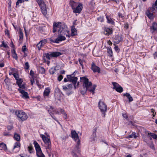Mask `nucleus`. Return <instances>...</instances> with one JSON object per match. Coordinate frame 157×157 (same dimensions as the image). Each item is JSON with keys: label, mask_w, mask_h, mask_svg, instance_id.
Listing matches in <instances>:
<instances>
[{"label": "nucleus", "mask_w": 157, "mask_h": 157, "mask_svg": "<svg viewBox=\"0 0 157 157\" xmlns=\"http://www.w3.org/2000/svg\"><path fill=\"white\" fill-rule=\"evenodd\" d=\"M81 81H82L83 84L82 87L88 90L92 93L93 94L94 93V91L96 87V85H94L92 86V83L89 81V79L85 77H80Z\"/></svg>", "instance_id": "obj_1"}, {"label": "nucleus", "mask_w": 157, "mask_h": 157, "mask_svg": "<svg viewBox=\"0 0 157 157\" xmlns=\"http://www.w3.org/2000/svg\"><path fill=\"white\" fill-rule=\"evenodd\" d=\"M40 137L44 143V147L46 150V152L49 157H50L51 155V143L50 138L46 137L43 134L40 135Z\"/></svg>", "instance_id": "obj_2"}, {"label": "nucleus", "mask_w": 157, "mask_h": 157, "mask_svg": "<svg viewBox=\"0 0 157 157\" xmlns=\"http://www.w3.org/2000/svg\"><path fill=\"white\" fill-rule=\"evenodd\" d=\"M157 5V0L155 1V3L153 5L152 7L148 8L145 12L146 15L151 20L153 19L154 18L153 12H154L156 10L155 7Z\"/></svg>", "instance_id": "obj_3"}, {"label": "nucleus", "mask_w": 157, "mask_h": 157, "mask_svg": "<svg viewBox=\"0 0 157 157\" xmlns=\"http://www.w3.org/2000/svg\"><path fill=\"white\" fill-rule=\"evenodd\" d=\"M15 114L18 118V120L19 121H24L27 120L28 118L26 113L22 111L16 110L15 112Z\"/></svg>", "instance_id": "obj_4"}, {"label": "nucleus", "mask_w": 157, "mask_h": 157, "mask_svg": "<svg viewBox=\"0 0 157 157\" xmlns=\"http://www.w3.org/2000/svg\"><path fill=\"white\" fill-rule=\"evenodd\" d=\"M38 5L40 8L42 13L44 16L47 13L46 5L43 0H36Z\"/></svg>", "instance_id": "obj_5"}, {"label": "nucleus", "mask_w": 157, "mask_h": 157, "mask_svg": "<svg viewBox=\"0 0 157 157\" xmlns=\"http://www.w3.org/2000/svg\"><path fill=\"white\" fill-rule=\"evenodd\" d=\"M80 140H79L76 143V144L71 152L73 157H78L76 154H80Z\"/></svg>", "instance_id": "obj_6"}, {"label": "nucleus", "mask_w": 157, "mask_h": 157, "mask_svg": "<svg viewBox=\"0 0 157 157\" xmlns=\"http://www.w3.org/2000/svg\"><path fill=\"white\" fill-rule=\"evenodd\" d=\"M62 53L59 52H50L49 53H44L45 57L48 60L51 59V57H57L61 55Z\"/></svg>", "instance_id": "obj_7"}, {"label": "nucleus", "mask_w": 157, "mask_h": 157, "mask_svg": "<svg viewBox=\"0 0 157 157\" xmlns=\"http://www.w3.org/2000/svg\"><path fill=\"white\" fill-rule=\"evenodd\" d=\"M98 107L101 111L103 113L104 117H105L107 109L106 105L103 101L100 100L98 102Z\"/></svg>", "instance_id": "obj_8"}, {"label": "nucleus", "mask_w": 157, "mask_h": 157, "mask_svg": "<svg viewBox=\"0 0 157 157\" xmlns=\"http://www.w3.org/2000/svg\"><path fill=\"white\" fill-rule=\"evenodd\" d=\"M61 25L59 29H58V32L60 33L64 34L69 33V31L67 30V27L65 24L63 22H62Z\"/></svg>", "instance_id": "obj_9"}, {"label": "nucleus", "mask_w": 157, "mask_h": 157, "mask_svg": "<svg viewBox=\"0 0 157 157\" xmlns=\"http://www.w3.org/2000/svg\"><path fill=\"white\" fill-rule=\"evenodd\" d=\"M46 109L47 110L50 115H54L55 113L59 114V111L53 107L52 106L48 105L46 107Z\"/></svg>", "instance_id": "obj_10"}, {"label": "nucleus", "mask_w": 157, "mask_h": 157, "mask_svg": "<svg viewBox=\"0 0 157 157\" xmlns=\"http://www.w3.org/2000/svg\"><path fill=\"white\" fill-rule=\"evenodd\" d=\"M67 79H68V82H72L74 85L75 89L76 88V84L78 79V78L74 77V76H72L71 75H67Z\"/></svg>", "instance_id": "obj_11"}, {"label": "nucleus", "mask_w": 157, "mask_h": 157, "mask_svg": "<svg viewBox=\"0 0 157 157\" xmlns=\"http://www.w3.org/2000/svg\"><path fill=\"white\" fill-rule=\"evenodd\" d=\"M18 90L19 92L21 94V97L22 98L25 99L29 98V94L27 92L20 88H18Z\"/></svg>", "instance_id": "obj_12"}, {"label": "nucleus", "mask_w": 157, "mask_h": 157, "mask_svg": "<svg viewBox=\"0 0 157 157\" xmlns=\"http://www.w3.org/2000/svg\"><path fill=\"white\" fill-rule=\"evenodd\" d=\"M82 4L81 3H79L78 6L73 10V12L74 13H80L82 10Z\"/></svg>", "instance_id": "obj_13"}, {"label": "nucleus", "mask_w": 157, "mask_h": 157, "mask_svg": "<svg viewBox=\"0 0 157 157\" xmlns=\"http://www.w3.org/2000/svg\"><path fill=\"white\" fill-rule=\"evenodd\" d=\"M61 22H54L53 23V32L54 33L56 32L58 29H58H59L60 27V25H61Z\"/></svg>", "instance_id": "obj_14"}, {"label": "nucleus", "mask_w": 157, "mask_h": 157, "mask_svg": "<svg viewBox=\"0 0 157 157\" xmlns=\"http://www.w3.org/2000/svg\"><path fill=\"white\" fill-rule=\"evenodd\" d=\"M91 69L94 72H98L100 73V68L98 67L96 65L94 62H93L91 66Z\"/></svg>", "instance_id": "obj_15"}, {"label": "nucleus", "mask_w": 157, "mask_h": 157, "mask_svg": "<svg viewBox=\"0 0 157 157\" xmlns=\"http://www.w3.org/2000/svg\"><path fill=\"white\" fill-rule=\"evenodd\" d=\"M71 137L75 142L80 140L78 135L75 130H72L71 132Z\"/></svg>", "instance_id": "obj_16"}, {"label": "nucleus", "mask_w": 157, "mask_h": 157, "mask_svg": "<svg viewBox=\"0 0 157 157\" xmlns=\"http://www.w3.org/2000/svg\"><path fill=\"white\" fill-rule=\"evenodd\" d=\"M20 144L19 142H16L14 145V146L13 149V152H17L20 149Z\"/></svg>", "instance_id": "obj_17"}, {"label": "nucleus", "mask_w": 157, "mask_h": 157, "mask_svg": "<svg viewBox=\"0 0 157 157\" xmlns=\"http://www.w3.org/2000/svg\"><path fill=\"white\" fill-rule=\"evenodd\" d=\"M121 37L118 35L115 36L113 38L114 42L116 44H119L122 40Z\"/></svg>", "instance_id": "obj_18"}, {"label": "nucleus", "mask_w": 157, "mask_h": 157, "mask_svg": "<svg viewBox=\"0 0 157 157\" xmlns=\"http://www.w3.org/2000/svg\"><path fill=\"white\" fill-rule=\"evenodd\" d=\"M74 24V23H73ZM77 30L75 28V26L74 25L71 27V36H72L77 35Z\"/></svg>", "instance_id": "obj_19"}, {"label": "nucleus", "mask_w": 157, "mask_h": 157, "mask_svg": "<svg viewBox=\"0 0 157 157\" xmlns=\"http://www.w3.org/2000/svg\"><path fill=\"white\" fill-rule=\"evenodd\" d=\"M113 33V30L112 29L108 28H105L104 30V34L105 35L109 36L111 34Z\"/></svg>", "instance_id": "obj_20"}, {"label": "nucleus", "mask_w": 157, "mask_h": 157, "mask_svg": "<svg viewBox=\"0 0 157 157\" xmlns=\"http://www.w3.org/2000/svg\"><path fill=\"white\" fill-rule=\"evenodd\" d=\"M96 131L97 128H94L93 130V134L90 137L91 140L92 141H94L97 139L96 136Z\"/></svg>", "instance_id": "obj_21"}, {"label": "nucleus", "mask_w": 157, "mask_h": 157, "mask_svg": "<svg viewBox=\"0 0 157 157\" xmlns=\"http://www.w3.org/2000/svg\"><path fill=\"white\" fill-rule=\"evenodd\" d=\"M105 16L107 20V23L112 25H114L115 24V22L113 20L110 16L105 15Z\"/></svg>", "instance_id": "obj_22"}, {"label": "nucleus", "mask_w": 157, "mask_h": 157, "mask_svg": "<svg viewBox=\"0 0 157 157\" xmlns=\"http://www.w3.org/2000/svg\"><path fill=\"white\" fill-rule=\"evenodd\" d=\"M63 89L65 91H67V90H71L72 87L73 86L71 84H68L67 85H63L62 86Z\"/></svg>", "instance_id": "obj_23"}, {"label": "nucleus", "mask_w": 157, "mask_h": 157, "mask_svg": "<svg viewBox=\"0 0 157 157\" xmlns=\"http://www.w3.org/2000/svg\"><path fill=\"white\" fill-rule=\"evenodd\" d=\"M79 4L78 3L75 2L73 1H70V5L73 10Z\"/></svg>", "instance_id": "obj_24"}, {"label": "nucleus", "mask_w": 157, "mask_h": 157, "mask_svg": "<svg viewBox=\"0 0 157 157\" xmlns=\"http://www.w3.org/2000/svg\"><path fill=\"white\" fill-rule=\"evenodd\" d=\"M151 30L152 33L157 30V24L156 23L154 22L153 23L152 26L151 27Z\"/></svg>", "instance_id": "obj_25"}, {"label": "nucleus", "mask_w": 157, "mask_h": 157, "mask_svg": "<svg viewBox=\"0 0 157 157\" xmlns=\"http://www.w3.org/2000/svg\"><path fill=\"white\" fill-rule=\"evenodd\" d=\"M56 39L57 42V43H59V42L65 40L66 39V38L63 36L60 35L58 36Z\"/></svg>", "instance_id": "obj_26"}, {"label": "nucleus", "mask_w": 157, "mask_h": 157, "mask_svg": "<svg viewBox=\"0 0 157 157\" xmlns=\"http://www.w3.org/2000/svg\"><path fill=\"white\" fill-rule=\"evenodd\" d=\"M33 144L35 148L36 151L41 150L40 146L36 141H34Z\"/></svg>", "instance_id": "obj_27"}, {"label": "nucleus", "mask_w": 157, "mask_h": 157, "mask_svg": "<svg viewBox=\"0 0 157 157\" xmlns=\"http://www.w3.org/2000/svg\"><path fill=\"white\" fill-rule=\"evenodd\" d=\"M107 52L109 56L111 57L113 56V52L111 47H108L107 48Z\"/></svg>", "instance_id": "obj_28"}, {"label": "nucleus", "mask_w": 157, "mask_h": 157, "mask_svg": "<svg viewBox=\"0 0 157 157\" xmlns=\"http://www.w3.org/2000/svg\"><path fill=\"white\" fill-rule=\"evenodd\" d=\"M50 92V89L49 88H46L43 93L44 95L45 96H48Z\"/></svg>", "instance_id": "obj_29"}, {"label": "nucleus", "mask_w": 157, "mask_h": 157, "mask_svg": "<svg viewBox=\"0 0 157 157\" xmlns=\"http://www.w3.org/2000/svg\"><path fill=\"white\" fill-rule=\"evenodd\" d=\"M13 138L14 140L17 141H20L21 140V137L20 135L17 133H15L14 134Z\"/></svg>", "instance_id": "obj_30"}, {"label": "nucleus", "mask_w": 157, "mask_h": 157, "mask_svg": "<svg viewBox=\"0 0 157 157\" xmlns=\"http://www.w3.org/2000/svg\"><path fill=\"white\" fill-rule=\"evenodd\" d=\"M36 154L37 157H45L41 150L36 151Z\"/></svg>", "instance_id": "obj_31"}, {"label": "nucleus", "mask_w": 157, "mask_h": 157, "mask_svg": "<svg viewBox=\"0 0 157 157\" xmlns=\"http://www.w3.org/2000/svg\"><path fill=\"white\" fill-rule=\"evenodd\" d=\"M6 145L5 144L3 143H0V150H6Z\"/></svg>", "instance_id": "obj_32"}, {"label": "nucleus", "mask_w": 157, "mask_h": 157, "mask_svg": "<svg viewBox=\"0 0 157 157\" xmlns=\"http://www.w3.org/2000/svg\"><path fill=\"white\" fill-rule=\"evenodd\" d=\"M124 95L126 96L127 97V98L128 99V101L129 102H131L133 101V99L132 97L131 96L129 93H126L124 94Z\"/></svg>", "instance_id": "obj_33"}, {"label": "nucleus", "mask_w": 157, "mask_h": 157, "mask_svg": "<svg viewBox=\"0 0 157 157\" xmlns=\"http://www.w3.org/2000/svg\"><path fill=\"white\" fill-rule=\"evenodd\" d=\"M3 135L4 136H12L11 134V132L9 131H7L5 130V131L3 132Z\"/></svg>", "instance_id": "obj_34"}, {"label": "nucleus", "mask_w": 157, "mask_h": 157, "mask_svg": "<svg viewBox=\"0 0 157 157\" xmlns=\"http://www.w3.org/2000/svg\"><path fill=\"white\" fill-rule=\"evenodd\" d=\"M112 84L113 86V89L116 90L117 88H118V86H120V85L118 83L115 82H112Z\"/></svg>", "instance_id": "obj_35"}, {"label": "nucleus", "mask_w": 157, "mask_h": 157, "mask_svg": "<svg viewBox=\"0 0 157 157\" xmlns=\"http://www.w3.org/2000/svg\"><path fill=\"white\" fill-rule=\"evenodd\" d=\"M137 137V136L136 135V133L135 132H133L131 134L129 135L128 136V138H131L134 137V138H136Z\"/></svg>", "instance_id": "obj_36"}, {"label": "nucleus", "mask_w": 157, "mask_h": 157, "mask_svg": "<svg viewBox=\"0 0 157 157\" xmlns=\"http://www.w3.org/2000/svg\"><path fill=\"white\" fill-rule=\"evenodd\" d=\"M50 43H57V41L56 39H54L53 37H51L49 39Z\"/></svg>", "instance_id": "obj_37"}, {"label": "nucleus", "mask_w": 157, "mask_h": 157, "mask_svg": "<svg viewBox=\"0 0 157 157\" xmlns=\"http://www.w3.org/2000/svg\"><path fill=\"white\" fill-rule=\"evenodd\" d=\"M19 40H21L23 39V34L21 30H20L19 32Z\"/></svg>", "instance_id": "obj_38"}, {"label": "nucleus", "mask_w": 157, "mask_h": 157, "mask_svg": "<svg viewBox=\"0 0 157 157\" xmlns=\"http://www.w3.org/2000/svg\"><path fill=\"white\" fill-rule=\"evenodd\" d=\"M118 16L119 18H121L122 20H123L124 18V15L122 13L121 11H120L118 12Z\"/></svg>", "instance_id": "obj_39"}, {"label": "nucleus", "mask_w": 157, "mask_h": 157, "mask_svg": "<svg viewBox=\"0 0 157 157\" xmlns=\"http://www.w3.org/2000/svg\"><path fill=\"white\" fill-rule=\"evenodd\" d=\"M24 69L26 70H28L29 68V65L28 62H26L25 63V65L24 66Z\"/></svg>", "instance_id": "obj_40"}, {"label": "nucleus", "mask_w": 157, "mask_h": 157, "mask_svg": "<svg viewBox=\"0 0 157 157\" xmlns=\"http://www.w3.org/2000/svg\"><path fill=\"white\" fill-rule=\"evenodd\" d=\"M28 150L29 151V152L30 153H33V148L32 146L31 145H30L28 147Z\"/></svg>", "instance_id": "obj_41"}, {"label": "nucleus", "mask_w": 157, "mask_h": 157, "mask_svg": "<svg viewBox=\"0 0 157 157\" xmlns=\"http://www.w3.org/2000/svg\"><path fill=\"white\" fill-rule=\"evenodd\" d=\"M153 139L157 140V134H156L153 133H150L148 134Z\"/></svg>", "instance_id": "obj_42"}, {"label": "nucleus", "mask_w": 157, "mask_h": 157, "mask_svg": "<svg viewBox=\"0 0 157 157\" xmlns=\"http://www.w3.org/2000/svg\"><path fill=\"white\" fill-rule=\"evenodd\" d=\"M43 46L42 44L39 42L36 45V47L38 49V50H40L41 48Z\"/></svg>", "instance_id": "obj_43"}, {"label": "nucleus", "mask_w": 157, "mask_h": 157, "mask_svg": "<svg viewBox=\"0 0 157 157\" xmlns=\"http://www.w3.org/2000/svg\"><path fill=\"white\" fill-rule=\"evenodd\" d=\"M116 91L119 93H121L123 91V88L120 85L118 88H116V89L115 90Z\"/></svg>", "instance_id": "obj_44"}, {"label": "nucleus", "mask_w": 157, "mask_h": 157, "mask_svg": "<svg viewBox=\"0 0 157 157\" xmlns=\"http://www.w3.org/2000/svg\"><path fill=\"white\" fill-rule=\"evenodd\" d=\"M16 81V83L18 86L20 85V84H22L23 82V80L21 78H19V79H17Z\"/></svg>", "instance_id": "obj_45"}, {"label": "nucleus", "mask_w": 157, "mask_h": 157, "mask_svg": "<svg viewBox=\"0 0 157 157\" xmlns=\"http://www.w3.org/2000/svg\"><path fill=\"white\" fill-rule=\"evenodd\" d=\"M7 128L8 131H10L13 128V125L11 124L10 125H8L6 127Z\"/></svg>", "instance_id": "obj_46"}, {"label": "nucleus", "mask_w": 157, "mask_h": 157, "mask_svg": "<svg viewBox=\"0 0 157 157\" xmlns=\"http://www.w3.org/2000/svg\"><path fill=\"white\" fill-rule=\"evenodd\" d=\"M8 47L7 44H5L4 41H2V44L0 45V48L1 47H3L4 48H6Z\"/></svg>", "instance_id": "obj_47"}, {"label": "nucleus", "mask_w": 157, "mask_h": 157, "mask_svg": "<svg viewBox=\"0 0 157 157\" xmlns=\"http://www.w3.org/2000/svg\"><path fill=\"white\" fill-rule=\"evenodd\" d=\"M24 0H18L16 3V5L17 6H19L20 5H19V4L22 3V2H24Z\"/></svg>", "instance_id": "obj_48"}, {"label": "nucleus", "mask_w": 157, "mask_h": 157, "mask_svg": "<svg viewBox=\"0 0 157 157\" xmlns=\"http://www.w3.org/2000/svg\"><path fill=\"white\" fill-rule=\"evenodd\" d=\"M13 75L16 80L19 79V75L18 74L14 73L13 74Z\"/></svg>", "instance_id": "obj_49"}, {"label": "nucleus", "mask_w": 157, "mask_h": 157, "mask_svg": "<svg viewBox=\"0 0 157 157\" xmlns=\"http://www.w3.org/2000/svg\"><path fill=\"white\" fill-rule=\"evenodd\" d=\"M40 72L42 74L44 73L45 71V69L42 67H40Z\"/></svg>", "instance_id": "obj_50"}, {"label": "nucleus", "mask_w": 157, "mask_h": 157, "mask_svg": "<svg viewBox=\"0 0 157 157\" xmlns=\"http://www.w3.org/2000/svg\"><path fill=\"white\" fill-rule=\"evenodd\" d=\"M40 43H41L42 45L44 46V45L47 42V40L46 39H44V40H40Z\"/></svg>", "instance_id": "obj_51"}, {"label": "nucleus", "mask_w": 157, "mask_h": 157, "mask_svg": "<svg viewBox=\"0 0 157 157\" xmlns=\"http://www.w3.org/2000/svg\"><path fill=\"white\" fill-rule=\"evenodd\" d=\"M22 51L23 52H26L28 49L26 47V45H25L23 46L22 48Z\"/></svg>", "instance_id": "obj_52"}, {"label": "nucleus", "mask_w": 157, "mask_h": 157, "mask_svg": "<svg viewBox=\"0 0 157 157\" xmlns=\"http://www.w3.org/2000/svg\"><path fill=\"white\" fill-rule=\"evenodd\" d=\"M36 83L37 86L40 89H41L44 87V86L41 85V84L37 81H36Z\"/></svg>", "instance_id": "obj_53"}, {"label": "nucleus", "mask_w": 157, "mask_h": 157, "mask_svg": "<svg viewBox=\"0 0 157 157\" xmlns=\"http://www.w3.org/2000/svg\"><path fill=\"white\" fill-rule=\"evenodd\" d=\"M97 20L98 21H99L100 22H102L104 21V18L102 16H100L98 18Z\"/></svg>", "instance_id": "obj_54"}, {"label": "nucleus", "mask_w": 157, "mask_h": 157, "mask_svg": "<svg viewBox=\"0 0 157 157\" xmlns=\"http://www.w3.org/2000/svg\"><path fill=\"white\" fill-rule=\"evenodd\" d=\"M89 4L92 7H94L95 6V3L94 2L93 0H92L89 3Z\"/></svg>", "instance_id": "obj_55"}, {"label": "nucleus", "mask_w": 157, "mask_h": 157, "mask_svg": "<svg viewBox=\"0 0 157 157\" xmlns=\"http://www.w3.org/2000/svg\"><path fill=\"white\" fill-rule=\"evenodd\" d=\"M84 88V89L83 90H81L80 91L82 95H84L86 92L87 90H87V89H86L85 88Z\"/></svg>", "instance_id": "obj_56"}, {"label": "nucleus", "mask_w": 157, "mask_h": 157, "mask_svg": "<svg viewBox=\"0 0 157 157\" xmlns=\"http://www.w3.org/2000/svg\"><path fill=\"white\" fill-rule=\"evenodd\" d=\"M114 45H115L114 47V49L115 51L117 52H119L120 51V49L118 48V46L116 45H115V44H114Z\"/></svg>", "instance_id": "obj_57"}, {"label": "nucleus", "mask_w": 157, "mask_h": 157, "mask_svg": "<svg viewBox=\"0 0 157 157\" xmlns=\"http://www.w3.org/2000/svg\"><path fill=\"white\" fill-rule=\"evenodd\" d=\"M12 56L14 59H15L16 60L17 59L18 57L16 53L12 54Z\"/></svg>", "instance_id": "obj_58"}, {"label": "nucleus", "mask_w": 157, "mask_h": 157, "mask_svg": "<svg viewBox=\"0 0 157 157\" xmlns=\"http://www.w3.org/2000/svg\"><path fill=\"white\" fill-rule=\"evenodd\" d=\"M122 115L124 118H125L128 121V116L126 113H123Z\"/></svg>", "instance_id": "obj_59"}, {"label": "nucleus", "mask_w": 157, "mask_h": 157, "mask_svg": "<svg viewBox=\"0 0 157 157\" xmlns=\"http://www.w3.org/2000/svg\"><path fill=\"white\" fill-rule=\"evenodd\" d=\"M30 75L31 76L32 78H33L34 77V73L32 70H31L30 71Z\"/></svg>", "instance_id": "obj_60"}, {"label": "nucleus", "mask_w": 157, "mask_h": 157, "mask_svg": "<svg viewBox=\"0 0 157 157\" xmlns=\"http://www.w3.org/2000/svg\"><path fill=\"white\" fill-rule=\"evenodd\" d=\"M63 78V76L62 75H59L57 79L60 82L61 81Z\"/></svg>", "instance_id": "obj_61"}, {"label": "nucleus", "mask_w": 157, "mask_h": 157, "mask_svg": "<svg viewBox=\"0 0 157 157\" xmlns=\"http://www.w3.org/2000/svg\"><path fill=\"white\" fill-rule=\"evenodd\" d=\"M19 88L21 89H24L25 88V85L24 84H21L20 85L18 86Z\"/></svg>", "instance_id": "obj_62"}, {"label": "nucleus", "mask_w": 157, "mask_h": 157, "mask_svg": "<svg viewBox=\"0 0 157 157\" xmlns=\"http://www.w3.org/2000/svg\"><path fill=\"white\" fill-rule=\"evenodd\" d=\"M59 114L60 113L63 114L65 112L64 110L61 108L59 109Z\"/></svg>", "instance_id": "obj_63"}, {"label": "nucleus", "mask_w": 157, "mask_h": 157, "mask_svg": "<svg viewBox=\"0 0 157 157\" xmlns=\"http://www.w3.org/2000/svg\"><path fill=\"white\" fill-rule=\"evenodd\" d=\"M50 73L51 74H53L55 73V71L53 70V69L51 68L49 70Z\"/></svg>", "instance_id": "obj_64"}]
</instances>
